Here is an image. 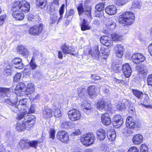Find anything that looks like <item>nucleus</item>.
<instances>
[{"instance_id":"f257e3e1","label":"nucleus","mask_w":152,"mask_h":152,"mask_svg":"<svg viewBox=\"0 0 152 152\" xmlns=\"http://www.w3.org/2000/svg\"><path fill=\"white\" fill-rule=\"evenodd\" d=\"M34 116L32 115H27L22 122H18L15 126L17 131L19 132L24 131L26 129L29 130L31 129L34 122Z\"/></svg>"},{"instance_id":"f03ea898","label":"nucleus","mask_w":152,"mask_h":152,"mask_svg":"<svg viewBox=\"0 0 152 152\" xmlns=\"http://www.w3.org/2000/svg\"><path fill=\"white\" fill-rule=\"evenodd\" d=\"M134 19V15L132 12H126L119 16L118 20L122 25L126 26L132 24Z\"/></svg>"},{"instance_id":"7ed1b4c3","label":"nucleus","mask_w":152,"mask_h":152,"mask_svg":"<svg viewBox=\"0 0 152 152\" xmlns=\"http://www.w3.org/2000/svg\"><path fill=\"white\" fill-rule=\"evenodd\" d=\"M29 3L25 0L15 1L12 5L13 11L19 10L23 12H27L29 10Z\"/></svg>"},{"instance_id":"20e7f679","label":"nucleus","mask_w":152,"mask_h":152,"mask_svg":"<svg viewBox=\"0 0 152 152\" xmlns=\"http://www.w3.org/2000/svg\"><path fill=\"white\" fill-rule=\"evenodd\" d=\"M95 139L94 134L92 133H88L83 135L80 139V141L83 144L88 146L92 144Z\"/></svg>"},{"instance_id":"39448f33","label":"nucleus","mask_w":152,"mask_h":152,"mask_svg":"<svg viewBox=\"0 0 152 152\" xmlns=\"http://www.w3.org/2000/svg\"><path fill=\"white\" fill-rule=\"evenodd\" d=\"M52 102H53L52 108L54 116L56 118L61 117L62 114L61 109L63 107V104L56 101H55V99H53Z\"/></svg>"},{"instance_id":"423d86ee","label":"nucleus","mask_w":152,"mask_h":152,"mask_svg":"<svg viewBox=\"0 0 152 152\" xmlns=\"http://www.w3.org/2000/svg\"><path fill=\"white\" fill-rule=\"evenodd\" d=\"M68 117L72 121L79 120L80 118L81 114L80 112L77 109H74L68 112Z\"/></svg>"},{"instance_id":"0eeeda50","label":"nucleus","mask_w":152,"mask_h":152,"mask_svg":"<svg viewBox=\"0 0 152 152\" xmlns=\"http://www.w3.org/2000/svg\"><path fill=\"white\" fill-rule=\"evenodd\" d=\"M56 137L58 140L65 143H67L69 139L68 133L64 131L58 132Z\"/></svg>"},{"instance_id":"6e6552de","label":"nucleus","mask_w":152,"mask_h":152,"mask_svg":"<svg viewBox=\"0 0 152 152\" xmlns=\"http://www.w3.org/2000/svg\"><path fill=\"white\" fill-rule=\"evenodd\" d=\"M25 84L23 83H20L17 84L15 89V93L18 96H21L24 95L25 97H26V95H25L26 91H24L25 90ZM26 96H27L26 95Z\"/></svg>"},{"instance_id":"1a4fd4ad","label":"nucleus","mask_w":152,"mask_h":152,"mask_svg":"<svg viewBox=\"0 0 152 152\" xmlns=\"http://www.w3.org/2000/svg\"><path fill=\"white\" fill-rule=\"evenodd\" d=\"M111 105L106 102L104 100L101 99L97 104V108L100 110L110 111L111 109Z\"/></svg>"},{"instance_id":"9d476101","label":"nucleus","mask_w":152,"mask_h":152,"mask_svg":"<svg viewBox=\"0 0 152 152\" xmlns=\"http://www.w3.org/2000/svg\"><path fill=\"white\" fill-rule=\"evenodd\" d=\"M43 29L42 24L35 25L29 29V32L31 34L35 35L40 34Z\"/></svg>"},{"instance_id":"9b49d317","label":"nucleus","mask_w":152,"mask_h":152,"mask_svg":"<svg viewBox=\"0 0 152 152\" xmlns=\"http://www.w3.org/2000/svg\"><path fill=\"white\" fill-rule=\"evenodd\" d=\"M27 99H21L20 100L18 108H16V110H19L20 112L23 111L25 110V112H27L28 107L27 105Z\"/></svg>"},{"instance_id":"f8f14e48","label":"nucleus","mask_w":152,"mask_h":152,"mask_svg":"<svg viewBox=\"0 0 152 152\" xmlns=\"http://www.w3.org/2000/svg\"><path fill=\"white\" fill-rule=\"evenodd\" d=\"M113 124L116 128L120 127L123 124V119L119 115H115L113 118Z\"/></svg>"},{"instance_id":"ddd939ff","label":"nucleus","mask_w":152,"mask_h":152,"mask_svg":"<svg viewBox=\"0 0 152 152\" xmlns=\"http://www.w3.org/2000/svg\"><path fill=\"white\" fill-rule=\"evenodd\" d=\"M132 59L134 63L137 64L144 61L145 60V58L142 54L140 53H136L132 55Z\"/></svg>"},{"instance_id":"4468645a","label":"nucleus","mask_w":152,"mask_h":152,"mask_svg":"<svg viewBox=\"0 0 152 152\" xmlns=\"http://www.w3.org/2000/svg\"><path fill=\"white\" fill-rule=\"evenodd\" d=\"M124 48L121 44L115 45L114 47V51L116 56L121 58L123 55Z\"/></svg>"},{"instance_id":"2eb2a0df","label":"nucleus","mask_w":152,"mask_h":152,"mask_svg":"<svg viewBox=\"0 0 152 152\" xmlns=\"http://www.w3.org/2000/svg\"><path fill=\"white\" fill-rule=\"evenodd\" d=\"M122 70L126 77H129L131 75L132 70L129 64L126 63L123 66Z\"/></svg>"},{"instance_id":"dca6fc26","label":"nucleus","mask_w":152,"mask_h":152,"mask_svg":"<svg viewBox=\"0 0 152 152\" xmlns=\"http://www.w3.org/2000/svg\"><path fill=\"white\" fill-rule=\"evenodd\" d=\"M22 59L19 58H15L12 59V64L15 65V67L16 68L21 69L23 68L24 65L22 62Z\"/></svg>"},{"instance_id":"f3484780","label":"nucleus","mask_w":152,"mask_h":152,"mask_svg":"<svg viewBox=\"0 0 152 152\" xmlns=\"http://www.w3.org/2000/svg\"><path fill=\"white\" fill-rule=\"evenodd\" d=\"M52 111L50 108L45 107L42 110V115L45 118H49L52 116Z\"/></svg>"},{"instance_id":"a211bd4d","label":"nucleus","mask_w":152,"mask_h":152,"mask_svg":"<svg viewBox=\"0 0 152 152\" xmlns=\"http://www.w3.org/2000/svg\"><path fill=\"white\" fill-rule=\"evenodd\" d=\"M100 41L102 44L107 46H111L113 43V41L110 38L107 36L102 37L100 38Z\"/></svg>"},{"instance_id":"6ab92c4d","label":"nucleus","mask_w":152,"mask_h":152,"mask_svg":"<svg viewBox=\"0 0 152 152\" xmlns=\"http://www.w3.org/2000/svg\"><path fill=\"white\" fill-rule=\"evenodd\" d=\"M116 7L114 5H110L106 7L105 11L109 15H112L115 14L117 12Z\"/></svg>"},{"instance_id":"aec40b11","label":"nucleus","mask_w":152,"mask_h":152,"mask_svg":"<svg viewBox=\"0 0 152 152\" xmlns=\"http://www.w3.org/2000/svg\"><path fill=\"white\" fill-rule=\"evenodd\" d=\"M133 118L132 117L128 116L127 117L126 123V126L130 129H133L137 126Z\"/></svg>"},{"instance_id":"412c9836","label":"nucleus","mask_w":152,"mask_h":152,"mask_svg":"<svg viewBox=\"0 0 152 152\" xmlns=\"http://www.w3.org/2000/svg\"><path fill=\"white\" fill-rule=\"evenodd\" d=\"M101 120L103 124L106 126L109 125L111 122L109 115L108 113L102 114L101 117Z\"/></svg>"},{"instance_id":"4be33fe9","label":"nucleus","mask_w":152,"mask_h":152,"mask_svg":"<svg viewBox=\"0 0 152 152\" xmlns=\"http://www.w3.org/2000/svg\"><path fill=\"white\" fill-rule=\"evenodd\" d=\"M17 50L19 53L23 56H27L30 54V52L23 46L18 45L17 47Z\"/></svg>"},{"instance_id":"5701e85b","label":"nucleus","mask_w":152,"mask_h":152,"mask_svg":"<svg viewBox=\"0 0 152 152\" xmlns=\"http://www.w3.org/2000/svg\"><path fill=\"white\" fill-rule=\"evenodd\" d=\"M63 52L65 53L69 54L72 55H75V54L73 52H74V49L71 47L64 45L62 47Z\"/></svg>"},{"instance_id":"b1692460","label":"nucleus","mask_w":152,"mask_h":152,"mask_svg":"<svg viewBox=\"0 0 152 152\" xmlns=\"http://www.w3.org/2000/svg\"><path fill=\"white\" fill-rule=\"evenodd\" d=\"M96 135L98 139L102 140L105 138L106 134L105 130L102 129H100L97 131Z\"/></svg>"},{"instance_id":"393cba45","label":"nucleus","mask_w":152,"mask_h":152,"mask_svg":"<svg viewBox=\"0 0 152 152\" xmlns=\"http://www.w3.org/2000/svg\"><path fill=\"white\" fill-rule=\"evenodd\" d=\"M12 15L13 17L17 20H22L24 18V16L23 13L20 11H13Z\"/></svg>"},{"instance_id":"a878e982","label":"nucleus","mask_w":152,"mask_h":152,"mask_svg":"<svg viewBox=\"0 0 152 152\" xmlns=\"http://www.w3.org/2000/svg\"><path fill=\"white\" fill-rule=\"evenodd\" d=\"M143 137L140 134L134 135L132 139V140L135 144H139L141 143L143 140Z\"/></svg>"},{"instance_id":"bb28decb","label":"nucleus","mask_w":152,"mask_h":152,"mask_svg":"<svg viewBox=\"0 0 152 152\" xmlns=\"http://www.w3.org/2000/svg\"><path fill=\"white\" fill-rule=\"evenodd\" d=\"M34 86L32 83H29L27 85V88L26 90V93L25 95H26L28 96V95L31 94L34 91Z\"/></svg>"},{"instance_id":"cd10ccee","label":"nucleus","mask_w":152,"mask_h":152,"mask_svg":"<svg viewBox=\"0 0 152 152\" xmlns=\"http://www.w3.org/2000/svg\"><path fill=\"white\" fill-rule=\"evenodd\" d=\"M136 69L139 74L144 75H146L148 72L147 69L144 65H141L137 66Z\"/></svg>"},{"instance_id":"c85d7f7f","label":"nucleus","mask_w":152,"mask_h":152,"mask_svg":"<svg viewBox=\"0 0 152 152\" xmlns=\"http://www.w3.org/2000/svg\"><path fill=\"white\" fill-rule=\"evenodd\" d=\"M95 89V87L94 86H89L88 88V94L91 98H94L96 96Z\"/></svg>"},{"instance_id":"c756f323","label":"nucleus","mask_w":152,"mask_h":152,"mask_svg":"<svg viewBox=\"0 0 152 152\" xmlns=\"http://www.w3.org/2000/svg\"><path fill=\"white\" fill-rule=\"evenodd\" d=\"M106 26L107 28L113 30L115 29L116 26V24L114 21L112 20H109L107 21Z\"/></svg>"},{"instance_id":"7c9ffc66","label":"nucleus","mask_w":152,"mask_h":152,"mask_svg":"<svg viewBox=\"0 0 152 152\" xmlns=\"http://www.w3.org/2000/svg\"><path fill=\"white\" fill-rule=\"evenodd\" d=\"M84 111L87 114H89L91 112V107L90 103L85 102L83 104Z\"/></svg>"},{"instance_id":"2f4dec72","label":"nucleus","mask_w":152,"mask_h":152,"mask_svg":"<svg viewBox=\"0 0 152 152\" xmlns=\"http://www.w3.org/2000/svg\"><path fill=\"white\" fill-rule=\"evenodd\" d=\"M81 29L83 31H85L91 29V27L85 19H83L82 21V23L81 24Z\"/></svg>"},{"instance_id":"473e14b6","label":"nucleus","mask_w":152,"mask_h":152,"mask_svg":"<svg viewBox=\"0 0 152 152\" xmlns=\"http://www.w3.org/2000/svg\"><path fill=\"white\" fill-rule=\"evenodd\" d=\"M122 102H119L116 105V107L118 110H121L126 107V103L127 102V101L126 99H123Z\"/></svg>"},{"instance_id":"72a5a7b5","label":"nucleus","mask_w":152,"mask_h":152,"mask_svg":"<svg viewBox=\"0 0 152 152\" xmlns=\"http://www.w3.org/2000/svg\"><path fill=\"white\" fill-rule=\"evenodd\" d=\"M43 141V139L42 138V140L41 141H39L38 140L29 141L28 148L30 147L36 148L37 147L38 144L42 142Z\"/></svg>"},{"instance_id":"f704fd0d","label":"nucleus","mask_w":152,"mask_h":152,"mask_svg":"<svg viewBox=\"0 0 152 152\" xmlns=\"http://www.w3.org/2000/svg\"><path fill=\"white\" fill-rule=\"evenodd\" d=\"M10 92V88L0 87V96L1 97H4L6 94Z\"/></svg>"},{"instance_id":"c9c22d12","label":"nucleus","mask_w":152,"mask_h":152,"mask_svg":"<svg viewBox=\"0 0 152 152\" xmlns=\"http://www.w3.org/2000/svg\"><path fill=\"white\" fill-rule=\"evenodd\" d=\"M111 37L113 41H119L122 39L121 35L116 33L112 34Z\"/></svg>"},{"instance_id":"e433bc0d","label":"nucleus","mask_w":152,"mask_h":152,"mask_svg":"<svg viewBox=\"0 0 152 152\" xmlns=\"http://www.w3.org/2000/svg\"><path fill=\"white\" fill-rule=\"evenodd\" d=\"M29 141L24 140H20L19 145L21 148H28Z\"/></svg>"},{"instance_id":"4c0bfd02","label":"nucleus","mask_w":152,"mask_h":152,"mask_svg":"<svg viewBox=\"0 0 152 152\" xmlns=\"http://www.w3.org/2000/svg\"><path fill=\"white\" fill-rule=\"evenodd\" d=\"M13 72L14 68L10 65L7 66L4 71V72L7 74V75H11Z\"/></svg>"},{"instance_id":"58836bf2","label":"nucleus","mask_w":152,"mask_h":152,"mask_svg":"<svg viewBox=\"0 0 152 152\" xmlns=\"http://www.w3.org/2000/svg\"><path fill=\"white\" fill-rule=\"evenodd\" d=\"M132 92L133 94L138 98L141 99L143 96V93L137 90L132 89Z\"/></svg>"},{"instance_id":"ea45409f","label":"nucleus","mask_w":152,"mask_h":152,"mask_svg":"<svg viewBox=\"0 0 152 152\" xmlns=\"http://www.w3.org/2000/svg\"><path fill=\"white\" fill-rule=\"evenodd\" d=\"M33 53V59L40 58L42 57V55L37 49L34 50Z\"/></svg>"},{"instance_id":"a19ab883","label":"nucleus","mask_w":152,"mask_h":152,"mask_svg":"<svg viewBox=\"0 0 152 152\" xmlns=\"http://www.w3.org/2000/svg\"><path fill=\"white\" fill-rule=\"evenodd\" d=\"M107 137L110 141H112L115 140L116 137V133L115 131L109 132L107 135Z\"/></svg>"},{"instance_id":"79ce46f5","label":"nucleus","mask_w":152,"mask_h":152,"mask_svg":"<svg viewBox=\"0 0 152 152\" xmlns=\"http://www.w3.org/2000/svg\"><path fill=\"white\" fill-rule=\"evenodd\" d=\"M36 5L38 7H41L42 6H45L46 3V0H36Z\"/></svg>"},{"instance_id":"37998d69","label":"nucleus","mask_w":152,"mask_h":152,"mask_svg":"<svg viewBox=\"0 0 152 152\" xmlns=\"http://www.w3.org/2000/svg\"><path fill=\"white\" fill-rule=\"evenodd\" d=\"M72 124L73 125H74V123H70L68 122L64 121L62 122L61 126L62 128L65 129H68L69 128L71 124Z\"/></svg>"},{"instance_id":"c03bdc74","label":"nucleus","mask_w":152,"mask_h":152,"mask_svg":"<svg viewBox=\"0 0 152 152\" xmlns=\"http://www.w3.org/2000/svg\"><path fill=\"white\" fill-rule=\"evenodd\" d=\"M104 8V4L103 3H100L97 4L95 7L96 10L99 12L103 11Z\"/></svg>"},{"instance_id":"a18cd8bd","label":"nucleus","mask_w":152,"mask_h":152,"mask_svg":"<svg viewBox=\"0 0 152 152\" xmlns=\"http://www.w3.org/2000/svg\"><path fill=\"white\" fill-rule=\"evenodd\" d=\"M133 7L140 9L141 6V1H136L134 2L132 4Z\"/></svg>"},{"instance_id":"49530a36","label":"nucleus","mask_w":152,"mask_h":152,"mask_svg":"<svg viewBox=\"0 0 152 152\" xmlns=\"http://www.w3.org/2000/svg\"><path fill=\"white\" fill-rule=\"evenodd\" d=\"M56 131L53 128H51L49 131V137L53 140L54 139Z\"/></svg>"},{"instance_id":"de8ad7c7","label":"nucleus","mask_w":152,"mask_h":152,"mask_svg":"<svg viewBox=\"0 0 152 152\" xmlns=\"http://www.w3.org/2000/svg\"><path fill=\"white\" fill-rule=\"evenodd\" d=\"M22 112V113L21 114H18V115L17 117V119L18 120H20L23 118H24V117L26 116L27 115H25L27 114V112H25V110L21 112Z\"/></svg>"},{"instance_id":"09e8293b","label":"nucleus","mask_w":152,"mask_h":152,"mask_svg":"<svg viewBox=\"0 0 152 152\" xmlns=\"http://www.w3.org/2000/svg\"><path fill=\"white\" fill-rule=\"evenodd\" d=\"M121 69L119 65L113 64L112 65V70L115 72L117 73L119 72Z\"/></svg>"},{"instance_id":"8fccbe9b","label":"nucleus","mask_w":152,"mask_h":152,"mask_svg":"<svg viewBox=\"0 0 152 152\" xmlns=\"http://www.w3.org/2000/svg\"><path fill=\"white\" fill-rule=\"evenodd\" d=\"M101 52L102 54V55L101 56L102 58L104 59H106L109 54L108 50L107 49H104L103 51V49H102Z\"/></svg>"},{"instance_id":"3c124183","label":"nucleus","mask_w":152,"mask_h":152,"mask_svg":"<svg viewBox=\"0 0 152 152\" xmlns=\"http://www.w3.org/2000/svg\"><path fill=\"white\" fill-rule=\"evenodd\" d=\"M15 99H16V98H15ZM17 100H16L15 101L12 99H5V102L10 105H13L15 103V102Z\"/></svg>"},{"instance_id":"603ef678","label":"nucleus","mask_w":152,"mask_h":152,"mask_svg":"<svg viewBox=\"0 0 152 152\" xmlns=\"http://www.w3.org/2000/svg\"><path fill=\"white\" fill-rule=\"evenodd\" d=\"M17 101L15 102V103L13 105H11L12 107L10 108L14 112H17L18 111H19V110H16V108H18V105Z\"/></svg>"},{"instance_id":"864d4df0","label":"nucleus","mask_w":152,"mask_h":152,"mask_svg":"<svg viewBox=\"0 0 152 152\" xmlns=\"http://www.w3.org/2000/svg\"><path fill=\"white\" fill-rule=\"evenodd\" d=\"M148 149L147 146L144 144L142 145L140 147L141 152H148Z\"/></svg>"},{"instance_id":"5fc2aeb1","label":"nucleus","mask_w":152,"mask_h":152,"mask_svg":"<svg viewBox=\"0 0 152 152\" xmlns=\"http://www.w3.org/2000/svg\"><path fill=\"white\" fill-rule=\"evenodd\" d=\"M127 152H139V151L137 148L135 146H133L130 148Z\"/></svg>"},{"instance_id":"6e6d98bb","label":"nucleus","mask_w":152,"mask_h":152,"mask_svg":"<svg viewBox=\"0 0 152 152\" xmlns=\"http://www.w3.org/2000/svg\"><path fill=\"white\" fill-rule=\"evenodd\" d=\"M28 109L27 110V111H28L27 113V114L28 113H33L35 112V107L34 104H32L30 107L29 109H28Z\"/></svg>"},{"instance_id":"4d7b16f0","label":"nucleus","mask_w":152,"mask_h":152,"mask_svg":"<svg viewBox=\"0 0 152 152\" xmlns=\"http://www.w3.org/2000/svg\"><path fill=\"white\" fill-rule=\"evenodd\" d=\"M33 59L32 58L30 63V67L32 69H35L37 67V65L34 61Z\"/></svg>"},{"instance_id":"13d9d810","label":"nucleus","mask_w":152,"mask_h":152,"mask_svg":"<svg viewBox=\"0 0 152 152\" xmlns=\"http://www.w3.org/2000/svg\"><path fill=\"white\" fill-rule=\"evenodd\" d=\"M21 74L20 73H17L14 77V80L15 81H19L21 77Z\"/></svg>"},{"instance_id":"bf43d9fd","label":"nucleus","mask_w":152,"mask_h":152,"mask_svg":"<svg viewBox=\"0 0 152 152\" xmlns=\"http://www.w3.org/2000/svg\"><path fill=\"white\" fill-rule=\"evenodd\" d=\"M65 5L64 4H63L62 6L61 7L59 11V14L61 16L60 18H61L62 17V15L64 13V7Z\"/></svg>"},{"instance_id":"052dcab7","label":"nucleus","mask_w":152,"mask_h":152,"mask_svg":"<svg viewBox=\"0 0 152 152\" xmlns=\"http://www.w3.org/2000/svg\"><path fill=\"white\" fill-rule=\"evenodd\" d=\"M58 17L56 15H54L51 18L50 22L53 24L58 19Z\"/></svg>"},{"instance_id":"680f3d73","label":"nucleus","mask_w":152,"mask_h":152,"mask_svg":"<svg viewBox=\"0 0 152 152\" xmlns=\"http://www.w3.org/2000/svg\"><path fill=\"white\" fill-rule=\"evenodd\" d=\"M77 10L79 12V15H80L84 12V10L83 7L81 4L79 5L77 7Z\"/></svg>"},{"instance_id":"e2e57ef3","label":"nucleus","mask_w":152,"mask_h":152,"mask_svg":"<svg viewBox=\"0 0 152 152\" xmlns=\"http://www.w3.org/2000/svg\"><path fill=\"white\" fill-rule=\"evenodd\" d=\"M101 150L103 151H109L110 149L108 147V145H103L101 148Z\"/></svg>"},{"instance_id":"0e129e2a","label":"nucleus","mask_w":152,"mask_h":152,"mask_svg":"<svg viewBox=\"0 0 152 152\" xmlns=\"http://www.w3.org/2000/svg\"><path fill=\"white\" fill-rule=\"evenodd\" d=\"M147 83L148 85L152 86V75L149 76L148 78Z\"/></svg>"},{"instance_id":"69168bd1","label":"nucleus","mask_w":152,"mask_h":152,"mask_svg":"<svg viewBox=\"0 0 152 152\" xmlns=\"http://www.w3.org/2000/svg\"><path fill=\"white\" fill-rule=\"evenodd\" d=\"M6 15H4L1 16L0 17V26L2 25L5 19L6 18Z\"/></svg>"},{"instance_id":"338daca9","label":"nucleus","mask_w":152,"mask_h":152,"mask_svg":"<svg viewBox=\"0 0 152 152\" xmlns=\"http://www.w3.org/2000/svg\"><path fill=\"white\" fill-rule=\"evenodd\" d=\"M96 53L95 54L94 53L92 55V56L96 58H98L99 57V53L98 50H96L95 51Z\"/></svg>"},{"instance_id":"774afa93","label":"nucleus","mask_w":152,"mask_h":152,"mask_svg":"<svg viewBox=\"0 0 152 152\" xmlns=\"http://www.w3.org/2000/svg\"><path fill=\"white\" fill-rule=\"evenodd\" d=\"M148 50L150 54L151 55H152V43L148 46Z\"/></svg>"}]
</instances>
